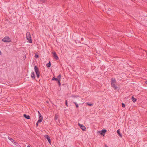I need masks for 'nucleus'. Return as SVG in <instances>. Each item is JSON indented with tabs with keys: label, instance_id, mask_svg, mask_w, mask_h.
<instances>
[{
	"label": "nucleus",
	"instance_id": "obj_1",
	"mask_svg": "<svg viewBox=\"0 0 147 147\" xmlns=\"http://www.w3.org/2000/svg\"><path fill=\"white\" fill-rule=\"evenodd\" d=\"M111 86L115 90H117L118 88L117 84H116V81L115 79L112 78L111 79Z\"/></svg>",
	"mask_w": 147,
	"mask_h": 147
},
{
	"label": "nucleus",
	"instance_id": "obj_2",
	"mask_svg": "<svg viewBox=\"0 0 147 147\" xmlns=\"http://www.w3.org/2000/svg\"><path fill=\"white\" fill-rule=\"evenodd\" d=\"M26 37L27 39L28 40L27 42L29 43H32V41L31 39V37L30 33L28 32L26 33Z\"/></svg>",
	"mask_w": 147,
	"mask_h": 147
},
{
	"label": "nucleus",
	"instance_id": "obj_3",
	"mask_svg": "<svg viewBox=\"0 0 147 147\" xmlns=\"http://www.w3.org/2000/svg\"><path fill=\"white\" fill-rule=\"evenodd\" d=\"M34 69L36 73L37 78H38L40 76V75H39L40 73H39L38 69L37 67L36 66H35L34 67Z\"/></svg>",
	"mask_w": 147,
	"mask_h": 147
},
{
	"label": "nucleus",
	"instance_id": "obj_4",
	"mask_svg": "<svg viewBox=\"0 0 147 147\" xmlns=\"http://www.w3.org/2000/svg\"><path fill=\"white\" fill-rule=\"evenodd\" d=\"M2 41L4 42H9L11 41V40L8 36H5L2 39Z\"/></svg>",
	"mask_w": 147,
	"mask_h": 147
},
{
	"label": "nucleus",
	"instance_id": "obj_5",
	"mask_svg": "<svg viewBox=\"0 0 147 147\" xmlns=\"http://www.w3.org/2000/svg\"><path fill=\"white\" fill-rule=\"evenodd\" d=\"M38 114L39 119L38 120V122H41L42 120L43 117L40 112L38 111Z\"/></svg>",
	"mask_w": 147,
	"mask_h": 147
},
{
	"label": "nucleus",
	"instance_id": "obj_6",
	"mask_svg": "<svg viewBox=\"0 0 147 147\" xmlns=\"http://www.w3.org/2000/svg\"><path fill=\"white\" fill-rule=\"evenodd\" d=\"M78 125L79 126H80L81 128L84 131V130H85V129H86V128L83 125H82V124H80L79 123H78Z\"/></svg>",
	"mask_w": 147,
	"mask_h": 147
},
{
	"label": "nucleus",
	"instance_id": "obj_7",
	"mask_svg": "<svg viewBox=\"0 0 147 147\" xmlns=\"http://www.w3.org/2000/svg\"><path fill=\"white\" fill-rule=\"evenodd\" d=\"M52 53L53 55V57L56 60H57L59 59V57L58 56L55 52H53Z\"/></svg>",
	"mask_w": 147,
	"mask_h": 147
},
{
	"label": "nucleus",
	"instance_id": "obj_8",
	"mask_svg": "<svg viewBox=\"0 0 147 147\" xmlns=\"http://www.w3.org/2000/svg\"><path fill=\"white\" fill-rule=\"evenodd\" d=\"M31 76L32 78L33 79H35V76L34 74V72H31Z\"/></svg>",
	"mask_w": 147,
	"mask_h": 147
},
{
	"label": "nucleus",
	"instance_id": "obj_9",
	"mask_svg": "<svg viewBox=\"0 0 147 147\" xmlns=\"http://www.w3.org/2000/svg\"><path fill=\"white\" fill-rule=\"evenodd\" d=\"M107 131V130L105 129H102L101 131L100 134L103 135Z\"/></svg>",
	"mask_w": 147,
	"mask_h": 147
},
{
	"label": "nucleus",
	"instance_id": "obj_10",
	"mask_svg": "<svg viewBox=\"0 0 147 147\" xmlns=\"http://www.w3.org/2000/svg\"><path fill=\"white\" fill-rule=\"evenodd\" d=\"M40 3H45L46 2L45 0H37Z\"/></svg>",
	"mask_w": 147,
	"mask_h": 147
},
{
	"label": "nucleus",
	"instance_id": "obj_11",
	"mask_svg": "<svg viewBox=\"0 0 147 147\" xmlns=\"http://www.w3.org/2000/svg\"><path fill=\"white\" fill-rule=\"evenodd\" d=\"M24 116L26 118L28 119H30V116L29 115H27L26 114H24Z\"/></svg>",
	"mask_w": 147,
	"mask_h": 147
},
{
	"label": "nucleus",
	"instance_id": "obj_12",
	"mask_svg": "<svg viewBox=\"0 0 147 147\" xmlns=\"http://www.w3.org/2000/svg\"><path fill=\"white\" fill-rule=\"evenodd\" d=\"M131 99L134 102H135L136 100V99L133 96L132 97Z\"/></svg>",
	"mask_w": 147,
	"mask_h": 147
},
{
	"label": "nucleus",
	"instance_id": "obj_13",
	"mask_svg": "<svg viewBox=\"0 0 147 147\" xmlns=\"http://www.w3.org/2000/svg\"><path fill=\"white\" fill-rule=\"evenodd\" d=\"M45 137L48 140L50 138H49V136L47 135H45Z\"/></svg>",
	"mask_w": 147,
	"mask_h": 147
},
{
	"label": "nucleus",
	"instance_id": "obj_14",
	"mask_svg": "<svg viewBox=\"0 0 147 147\" xmlns=\"http://www.w3.org/2000/svg\"><path fill=\"white\" fill-rule=\"evenodd\" d=\"M8 138L12 142H13L14 141V140L12 139V138H10V137H8Z\"/></svg>",
	"mask_w": 147,
	"mask_h": 147
},
{
	"label": "nucleus",
	"instance_id": "obj_15",
	"mask_svg": "<svg viewBox=\"0 0 147 147\" xmlns=\"http://www.w3.org/2000/svg\"><path fill=\"white\" fill-rule=\"evenodd\" d=\"M117 133L119 134V135L121 137L122 136V135L120 133V130L119 129H118L117 131Z\"/></svg>",
	"mask_w": 147,
	"mask_h": 147
},
{
	"label": "nucleus",
	"instance_id": "obj_16",
	"mask_svg": "<svg viewBox=\"0 0 147 147\" xmlns=\"http://www.w3.org/2000/svg\"><path fill=\"white\" fill-rule=\"evenodd\" d=\"M51 63H50V61H49L48 63L47 64V66L48 67H50L51 66Z\"/></svg>",
	"mask_w": 147,
	"mask_h": 147
},
{
	"label": "nucleus",
	"instance_id": "obj_17",
	"mask_svg": "<svg viewBox=\"0 0 147 147\" xmlns=\"http://www.w3.org/2000/svg\"><path fill=\"white\" fill-rule=\"evenodd\" d=\"M59 80V79H58L57 78H56L55 77H53L52 80H56L57 81V80Z\"/></svg>",
	"mask_w": 147,
	"mask_h": 147
},
{
	"label": "nucleus",
	"instance_id": "obj_18",
	"mask_svg": "<svg viewBox=\"0 0 147 147\" xmlns=\"http://www.w3.org/2000/svg\"><path fill=\"white\" fill-rule=\"evenodd\" d=\"M74 103L76 105V107L77 108H78V104L76 102H74Z\"/></svg>",
	"mask_w": 147,
	"mask_h": 147
},
{
	"label": "nucleus",
	"instance_id": "obj_19",
	"mask_svg": "<svg viewBox=\"0 0 147 147\" xmlns=\"http://www.w3.org/2000/svg\"><path fill=\"white\" fill-rule=\"evenodd\" d=\"M89 106H92L93 105V104L92 103H89L88 102L86 103Z\"/></svg>",
	"mask_w": 147,
	"mask_h": 147
},
{
	"label": "nucleus",
	"instance_id": "obj_20",
	"mask_svg": "<svg viewBox=\"0 0 147 147\" xmlns=\"http://www.w3.org/2000/svg\"><path fill=\"white\" fill-rule=\"evenodd\" d=\"M60 79H59L57 81H58V84L59 85V86H60L61 85V83L60 82Z\"/></svg>",
	"mask_w": 147,
	"mask_h": 147
},
{
	"label": "nucleus",
	"instance_id": "obj_21",
	"mask_svg": "<svg viewBox=\"0 0 147 147\" xmlns=\"http://www.w3.org/2000/svg\"><path fill=\"white\" fill-rule=\"evenodd\" d=\"M58 118V116L57 115H55L54 118L55 119V120H57Z\"/></svg>",
	"mask_w": 147,
	"mask_h": 147
},
{
	"label": "nucleus",
	"instance_id": "obj_22",
	"mask_svg": "<svg viewBox=\"0 0 147 147\" xmlns=\"http://www.w3.org/2000/svg\"><path fill=\"white\" fill-rule=\"evenodd\" d=\"M61 74H59L57 76V78H58L60 80L61 78Z\"/></svg>",
	"mask_w": 147,
	"mask_h": 147
},
{
	"label": "nucleus",
	"instance_id": "obj_23",
	"mask_svg": "<svg viewBox=\"0 0 147 147\" xmlns=\"http://www.w3.org/2000/svg\"><path fill=\"white\" fill-rule=\"evenodd\" d=\"M122 106L124 108L125 107V104L123 103H122Z\"/></svg>",
	"mask_w": 147,
	"mask_h": 147
},
{
	"label": "nucleus",
	"instance_id": "obj_24",
	"mask_svg": "<svg viewBox=\"0 0 147 147\" xmlns=\"http://www.w3.org/2000/svg\"><path fill=\"white\" fill-rule=\"evenodd\" d=\"M13 144L16 145H17L18 144V143L16 142H14Z\"/></svg>",
	"mask_w": 147,
	"mask_h": 147
},
{
	"label": "nucleus",
	"instance_id": "obj_25",
	"mask_svg": "<svg viewBox=\"0 0 147 147\" xmlns=\"http://www.w3.org/2000/svg\"><path fill=\"white\" fill-rule=\"evenodd\" d=\"M67 100H65V105L67 107L68 105H67Z\"/></svg>",
	"mask_w": 147,
	"mask_h": 147
},
{
	"label": "nucleus",
	"instance_id": "obj_26",
	"mask_svg": "<svg viewBox=\"0 0 147 147\" xmlns=\"http://www.w3.org/2000/svg\"><path fill=\"white\" fill-rule=\"evenodd\" d=\"M39 56H38V55H36V54H35V57L36 58H37Z\"/></svg>",
	"mask_w": 147,
	"mask_h": 147
},
{
	"label": "nucleus",
	"instance_id": "obj_27",
	"mask_svg": "<svg viewBox=\"0 0 147 147\" xmlns=\"http://www.w3.org/2000/svg\"><path fill=\"white\" fill-rule=\"evenodd\" d=\"M48 140L49 143L50 144H51V140L50 139Z\"/></svg>",
	"mask_w": 147,
	"mask_h": 147
},
{
	"label": "nucleus",
	"instance_id": "obj_28",
	"mask_svg": "<svg viewBox=\"0 0 147 147\" xmlns=\"http://www.w3.org/2000/svg\"><path fill=\"white\" fill-rule=\"evenodd\" d=\"M39 122H38V121H37V122L36 123V126H38V123H39Z\"/></svg>",
	"mask_w": 147,
	"mask_h": 147
},
{
	"label": "nucleus",
	"instance_id": "obj_29",
	"mask_svg": "<svg viewBox=\"0 0 147 147\" xmlns=\"http://www.w3.org/2000/svg\"><path fill=\"white\" fill-rule=\"evenodd\" d=\"M111 10V9H110V8H108V11H110Z\"/></svg>",
	"mask_w": 147,
	"mask_h": 147
},
{
	"label": "nucleus",
	"instance_id": "obj_30",
	"mask_svg": "<svg viewBox=\"0 0 147 147\" xmlns=\"http://www.w3.org/2000/svg\"><path fill=\"white\" fill-rule=\"evenodd\" d=\"M105 147H108L107 146V145H105Z\"/></svg>",
	"mask_w": 147,
	"mask_h": 147
},
{
	"label": "nucleus",
	"instance_id": "obj_31",
	"mask_svg": "<svg viewBox=\"0 0 147 147\" xmlns=\"http://www.w3.org/2000/svg\"><path fill=\"white\" fill-rule=\"evenodd\" d=\"M27 147H30L29 146H28Z\"/></svg>",
	"mask_w": 147,
	"mask_h": 147
},
{
	"label": "nucleus",
	"instance_id": "obj_32",
	"mask_svg": "<svg viewBox=\"0 0 147 147\" xmlns=\"http://www.w3.org/2000/svg\"><path fill=\"white\" fill-rule=\"evenodd\" d=\"M146 84H147V81H146V82H145Z\"/></svg>",
	"mask_w": 147,
	"mask_h": 147
}]
</instances>
